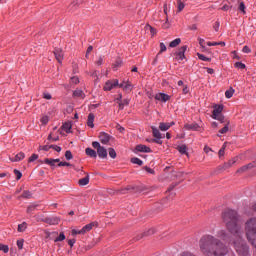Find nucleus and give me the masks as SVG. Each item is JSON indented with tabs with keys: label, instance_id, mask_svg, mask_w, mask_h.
<instances>
[{
	"label": "nucleus",
	"instance_id": "27",
	"mask_svg": "<svg viewBox=\"0 0 256 256\" xmlns=\"http://www.w3.org/2000/svg\"><path fill=\"white\" fill-rule=\"evenodd\" d=\"M73 97H80V99H85V92L81 89H76L73 91Z\"/></svg>",
	"mask_w": 256,
	"mask_h": 256
},
{
	"label": "nucleus",
	"instance_id": "12",
	"mask_svg": "<svg viewBox=\"0 0 256 256\" xmlns=\"http://www.w3.org/2000/svg\"><path fill=\"white\" fill-rule=\"evenodd\" d=\"M184 129H186V131H199V129H201V126L194 122L190 124H185Z\"/></svg>",
	"mask_w": 256,
	"mask_h": 256
},
{
	"label": "nucleus",
	"instance_id": "51",
	"mask_svg": "<svg viewBox=\"0 0 256 256\" xmlns=\"http://www.w3.org/2000/svg\"><path fill=\"white\" fill-rule=\"evenodd\" d=\"M119 193H120L121 195H127V193H131V192H129V186L118 190V194H119Z\"/></svg>",
	"mask_w": 256,
	"mask_h": 256
},
{
	"label": "nucleus",
	"instance_id": "32",
	"mask_svg": "<svg viewBox=\"0 0 256 256\" xmlns=\"http://www.w3.org/2000/svg\"><path fill=\"white\" fill-rule=\"evenodd\" d=\"M233 95H235V89H233V87H230L228 90H226L225 92L226 99H231Z\"/></svg>",
	"mask_w": 256,
	"mask_h": 256
},
{
	"label": "nucleus",
	"instance_id": "57",
	"mask_svg": "<svg viewBox=\"0 0 256 256\" xmlns=\"http://www.w3.org/2000/svg\"><path fill=\"white\" fill-rule=\"evenodd\" d=\"M71 235L73 237H75V235H84L83 234V229H81V230L73 229L72 232H71Z\"/></svg>",
	"mask_w": 256,
	"mask_h": 256
},
{
	"label": "nucleus",
	"instance_id": "59",
	"mask_svg": "<svg viewBox=\"0 0 256 256\" xmlns=\"http://www.w3.org/2000/svg\"><path fill=\"white\" fill-rule=\"evenodd\" d=\"M172 175H173L176 179H181V177H183V172L172 171Z\"/></svg>",
	"mask_w": 256,
	"mask_h": 256
},
{
	"label": "nucleus",
	"instance_id": "43",
	"mask_svg": "<svg viewBox=\"0 0 256 256\" xmlns=\"http://www.w3.org/2000/svg\"><path fill=\"white\" fill-rule=\"evenodd\" d=\"M212 119H215L216 121H219L220 123H225V116L223 114H219L218 116L212 117Z\"/></svg>",
	"mask_w": 256,
	"mask_h": 256
},
{
	"label": "nucleus",
	"instance_id": "64",
	"mask_svg": "<svg viewBox=\"0 0 256 256\" xmlns=\"http://www.w3.org/2000/svg\"><path fill=\"white\" fill-rule=\"evenodd\" d=\"M238 9L245 15V3L241 2Z\"/></svg>",
	"mask_w": 256,
	"mask_h": 256
},
{
	"label": "nucleus",
	"instance_id": "23",
	"mask_svg": "<svg viewBox=\"0 0 256 256\" xmlns=\"http://www.w3.org/2000/svg\"><path fill=\"white\" fill-rule=\"evenodd\" d=\"M85 154H86L88 157H91L92 159H97V151H95V150L92 149V148H86V149H85Z\"/></svg>",
	"mask_w": 256,
	"mask_h": 256
},
{
	"label": "nucleus",
	"instance_id": "29",
	"mask_svg": "<svg viewBox=\"0 0 256 256\" xmlns=\"http://www.w3.org/2000/svg\"><path fill=\"white\" fill-rule=\"evenodd\" d=\"M130 101H131L130 99L126 98V99L122 100L121 102H118L119 109L120 110L125 109V107L129 106Z\"/></svg>",
	"mask_w": 256,
	"mask_h": 256
},
{
	"label": "nucleus",
	"instance_id": "55",
	"mask_svg": "<svg viewBox=\"0 0 256 256\" xmlns=\"http://www.w3.org/2000/svg\"><path fill=\"white\" fill-rule=\"evenodd\" d=\"M39 159L38 154H32L31 157L28 159V163H33L34 161H37Z\"/></svg>",
	"mask_w": 256,
	"mask_h": 256
},
{
	"label": "nucleus",
	"instance_id": "22",
	"mask_svg": "<svg viewBox=\"0 0 256 256\" xmlns=\"http://www.w3.org/2000/svg\"><path fill=\"white\" fill-rule=\"evenodd\" d=\"M122 65L123 59H121V57H117L115 62L112 64L113 71H117V69H119V67H121Z\"/></svg>",
	"mask_w": 256,
	"mask_h": 256
},
{
	"label": "nucleus",
	"instance_id": "35",
	"mask_svg": "<svg viewBox=\"0 0 256 256\" xmlns=\"http://www.w3.org/2000/svg\"><path fill=\"white\" fill-rule=\"evenodd\" d=\"M130 162L133 163L134 165H139V167H141V165H143V160H141L137 157L131 158Z\"/></svg>",
	"mask_w": 256,
	"mask_h": 256
},
{
	"label": "nucleus",
	"instance_id": "10",
	"mask_svg": "<svg viewBox=\"0 0 256 256\" xmlns=\"http://www.w3.org/2000/svg\"><path fill=\"white\" fill-rule=\"evenodd\" d=\"M83 3V0H74L72 3L69 4L68 6V11L70 13H74V11H77L79 5Z\"/></svg>",
	"mask_w": 256,
	"mask_h": 256
},
{
	"label": "nucleus",
	"instance_id": "60",
	"mask_svg": "<svg viewBox=\"0 0 256 256\" xmlns=\"http://www.w3.org/2000/svg\"><path fill=\"white\" fill-rule=\"evenodd\" d=\"M58 167H73V164L68 163V162H59Z\"/></svg>",
	"mask_w": 256,
	"mask_h": 256
},
{
	"label": "nucleus",
	"instance_id": "17",
	"mask_svg": "<svg viewBox=\"0 0 256 256\" xmlns=\"http://www.w3.org/2000/svg\"><path fill=\"white\" fill-rule=\"evenodd\" d=\"M45 239L46 241H55L56 237L59 235L58 232H49L45 231Z\"/></svg>",
	"mask_w": 256,
	"mask_h": 256
},
{
	"label": "nucleus",
	"instance_id": "13",
	"mask_svg": "<svg viewBox=\"0 0 256 256\" xmlns=\"http://www.w3.org/2000/svg\"><path fill=\"white\" fill-rule=\"evenodd\" d=\"M54 55H55V58L58 61V63L62 64L63 63V57H64L63 50H61L59 48L55 49L54 50Z\"/></svg>",
	"mask_w": 256,
	"mask_h": 256
},
{
	"label": "nucleus",
	"instance_id": "26",
	"mask_svg": "<svg viewBox=\"0 0 256 256\" xmlns=\"http://www.w3.org/2000/svg\"><path fill=\"white\" fill-rule=\"evenodd\" d=\"M89 174H86V177L78 180V185H80V187H85V185H89Z\"/></svg>",
	"mask_w": 256,
	"mask_h": 256
},
{
	"label": "nucleus",
	"instance_id": "33",
	"mask_svg": "<svg viewBox=\"0 0 256 256\" xmlns=\"http://www.w3.org/2000/svg\"><path fill=\"white\" fill-rule=\"evenodd\" d=\"M152 132L155 139H161V132H159V129H157L155 126H152Z\"/></svg>",
	"mask_w": 256,
	"mask_h": 256
},
{
	"label": "nucleus",
	"instance_id": "5",
	"mask_svg": "<svg viewBox=\"0 0 256 256\" xmlns=\"http://www.w3.org/2000/svg\"><path fill=\"white\" fill-rule=\"evenodd\" d=\"M98 137H99V140L102 143V145H107L109 143V141H111L113 139V136H111L105 132H100Z\"/></svg>",
	"mask_w": 256,
	"mask_h": 256
},
{
	"label": "nucleus",
	"instance_id": "44",
	"mask_svg": "<svg viewBox=\"0 0 256 256\" xmlns=\"http://www.w3.org/2000/svg\"><path fill=\"white\" fill-rule=\"evenodd\" d=\"M225 149H227V142H225L222 148L219 150L218 152L219 157H223L225 155Z\"/></svg>",
	"mask_w": 256,
	"mask_h": 256
},
{
	"label": "nucleus",
	"instance_id": "8",
	"mask_svg": "<svg viewBox=\"0 0 256 256\" xmlns=\"http://www.w3.org/2000/svg\"><path fill=\"white\" fill-rule=\"evenodd\" d=\"M118 87L120 89H124L126 93H131V91H133V84H131L129 81H123L122 83L118 84Z\"/></svg>",
	"mask_w": 256,
	"mask_h": 256
},
{
	"label": "nucleus",
	"instance_id": "58",
	"mask_svg": "<svg viewBox=\"0 0 256 256\" xmlns=\"http://www.w3.org/2000/svg\"><path fill=\"white\" fill-rule=\"evenodd\" d=\"M40 121H41L42 125H47L49 123V116H47V115L42 116Z\"/></svg>",
	"mask_w": 256,
	"mask_h": 256
},
{
	"label": "nucleus",
	"instance_id": "6",
	"mask_svg": "<svg viewBox=\"0 0 256 256\" xmlns=\"http://www.w3.org/2000/svg\"><path fill=\"white\" fill-rule=\"evenodd\" d=\"M134 153H151V148L143 144H138L135 147Z\"/></svg>",
	"mask_w": 256,
	"mask_h": 256
},
{
	"label": "nucleus",
	"instance_id": "4",
	"mask_svg": "<svg viewBox=\"0 0 256 256\" xmlns=\"http://www.w3.org/2000/svg\"><path fill=\"white\" fill-rule=\"evenodd\" d=\"M114 87H119V80L114 79V80H109L105 83L103 89L104 91H111Z\"/></svg>",
	"mask_w": 256,
	"mask_h": 256
},
{
	"label": "nucleus",
	"instance_id": "7",
	"mask_svg": "<svg viewBox=\"0 0 256 256\" xmlns=\"http://www.w3.org/2000/svg\"><path fill=\"white\" fill-rule=\"evenodd\" d=\"M185 51H187V45H184L179 48L177 52H175L176 59H179L180 61H183L185 59Z\"/></svg>",
	"mask_w": 256,
	"mask_h": 256
},
{
	"label": "nucleus",
	"instance_id": "52",
	"mask_svg": "<svg viewBox=\"0 0 256 256\" xmlns=\"http://www.w3.org/2000/svg\"><path fill=\"white\" fill-rule=\"evenodd\" d=\"M45 219H47V217H45V215H38V216H36V221L38 223H45Z\"/></svg>",
	"mask_w": 256,
	"mask_h": 256
},
{
	"label": "nucleus",
	"instance_id": "1",
	"mask_svg": "<svg viewBox=\"0 0 256 256\" xmlns=\"http://www.w3.org/2000/svg\"><path fill=\"white\" fill-rule=\"evenodd\" d=\"M222 219L227 231L233 235V238L229 241L230 245H233L238 255H249V246H247V242L242 237L243 221H241L239 213L236 210L227 208L222 212Z\"/></svg>",
	"mask_w": 256,
	"mask_h": 256
},
{
	"label": "nucleus",
	"instance_id": "48",
	"mask_svg": "<svg viewBox=\"0 0 256 256\" xmlns=\"http://www.w3.org/2000/svg\"><path fill=\"white\" fill-rule=\"evenodd\" d=\"M165 51H167V46L165 45V43L161 42L160 51L158 52V55H161V53H165Z\"/></svg>",
	"mask_w": 256,
	"mask_h": 256
},
{
	"label": "nucleus",
	"instance_id": "61",
	"mask_svg": "<svg viewBox=\"0 0 256 256\" xmlns=\"http://www.w3.org/2000/svg\"><path fill=\"white\" fill-rule=\"evenodd\" d=\"M144 171H146L147 173H150V175H155V170H153L152 168H149V166H144Z\"/></svg>",
	"mask_w": 256,
	"mask_h": 256
},
{
	"label": "nucleus",
	"instance_id": "21",
	"mask_svg": "<svg viewBox=\"0 0 256 256\" xmlns=\"http://www.w3.org/2000/svg\"><path fill=\"white\" fill-rule=\"evenodd\" d=\"M23 159H25V153L20 152L16 154L14 158H10V161H12V163H19V161H23Z\"/></svg>",
	"mask_w": 256,
	"mask_h": 256
},
{
	"label": "nucleus",
	"instance_id": "53",
	"mask_svg": "<svg viewBox=\"0 0 256 256\" xmlns=\"http://www.w3.org/2000/svg\"><path fill=\"white\" fill-rule=\"evenodd\" d=\"M237 163V158H233L232 160H229L228 162H226V165H228V168L231 169V167H233V165H235Z\"/></svg>",
	"mask_w": 256,
	"mask_h": 256
},
{
	"label": "nucleus",
	"instance_id": "63",
	"mask_svg": "<svg viewBox=\"0 0 256 256\" xmlns=\"http://www.w3.org/2000/svg\"><path fill=\"white\" fill-rule=\"evenodd\" d=\"M185 9V3L183 2H178V13H181Z\"/></svg>",
	"mask_w": 256,
	"mask_h": 256
},
{
	"label": "nucleus",
	"instance_id": "54",
	"mask_svg": "<svg viewBox=\"0 0 256 256\" xmlns=\"http://www.w3.org/2000/svg\"><path fill=\"white\" fill-rule=\"evenodd\" d=\"M0 251H3V253H9V246L0 243Z\"/></svg>",
	"mask_w": 256,
	"mask_h": 256
},
{
	"label": "nucleus",
	"instance_id": "14",
	"mask_svg": "<svg viewBox=\"0 0 256 256\" xmlns=\"http://www.w3.org/2000/svg\"><path fill=\"white\" fill-rule=\"evenodd\" d=\"M223 109V104L215 105L214 110L212 111V117H217L218 115H221V113H223Z\"/></svg>",
	"mask_w": 256,
	"mask_h": 256
},
{
	"label": "nucleus",
	"instance_id": "28",
	"mask_svg": "<svg viewBox=\"0 0 256 256\" xmlns=\"http://www.w3.org/2000/svg\"><path fill=\"white\" fill-rule=\"evenodd\" d=\"M177 151H179V153H181V155H187L189 156V153H187V145L183 144L180 146H177Z\"/></svg>",
	"mask_w": 256,
	"mask_h": 256
},
{
	"label": "nucleus",
	"instance_id": "56",
	"mask_svg": "<svg viewBox=\"0 0 256 256\" xmlns=\"http://www.w3.org/2000/svg\"><path fill=\"white\" fill-rule=\"evenodd\" d=\"M14 175H16V180L19 181L23 177V173L21 171L14 169Z\"/></svg>",
	"mask_w": 256,
	"mask_h": 256
},
{
	"label": "nucleus",
	"instance_id": "40",
	"mask_svg": "<svg viewBox=\"0 0 256 256\" xmlns=\"http://www.w3.org/2000/svg\"><path fill=\"white\" fill-rule=\"evenodd\" d=\"M61 241H65V233L61 232L59 236H56L54 243H59Z\"/></svg>",
	"mask_w": 256,
	"mask_h": 256
},
{
	"label": "nucleus",
	"instance_id": "41",
	"mask_svg": "<svg viewBox=\"0 0 256 256\" xmlns=\"http://www.w3.org/2000/svg\"><path fill=\"white\" fill-rule=\"evenodd\" d=\"M228 131H229V121H227L225 126L219 130V133H221V135H225V133H227Z\"/></svg>",
	"mask_w": 256,
	"mask_h": 256
},
{
	"label": "nucleus",
	"instance_id": "9",
	"mask_svg": "<svg viewBox=\"0 0 256 256\" xmlns=\"http://www.w3.org/2000/svg\"><path fill=\"white\" fill-rule=\"evenodd\" d=\"M155 233H157V229L150 228L144 233L139 234L137 237V241H139L140 239H143V237H151V235H155Z\"/></svg>",
	"mask_w": 256,
	"mask_h": 256
},
{
	"label": "nucleus",
	"instance_id": "62",
	"mask_svg": "<svg viewBox=\"0 0 256 256\" xmlns=\"http://www.w3.org/2000/svg\"><path fill=\"white\" fill-rule=\"evenodd\" d=\"M50 149H53L57 153H61V147L58 145H50Z\"/></svg>",
	"mask_w": 256,
	"mask_h": 256
},
{
	"label": "nucleus",
	"instance_id": "37",
	"mask_svg": "<svg viewBox=\"0 0 256 256\" xmlns=\"http://www.w3.org/2000/svg\"><path fill=\"white\" fill-rule=\"evenodd\" d=\"M108 155L111 157V159L117 158V152L114 148H108Z\"/></svg>",
	"mask_w": 256,
	"mask_h": 256
},
{
	"label": "nucleus",
	"instance_id": "3",
	"mask_svg": "<svg viewBox=\"0 0 256 256\" xmlns=\"http://www.w3.org/2000/svg\"><path fill=\"white\" fill-rule=\"evenodd\" d=\"M92 147L94 149H96V155H98V157L100 159H107V148L101 146V143H99L98 141H94L92 142Z\"/></svg>",
	"mask_w": 256,
	"mask_h": 256
},
{
	"label": "nucleus",
	"instance_id": "2",
	"mask_svg": "<svg viewBox=\"0 0 256 256\" xmlns=\"http://www.w3.org/2000/svg\"><path fill=\"white\" fill-rule=\"evenodd\" d=\"M199 247L201 253L206 256H225L229 254V247L219 238L209 234L200 238Z\"/></svg>",
	"mask_w": 256,
	"mask_h": 256
},
{
	"label": "nucleus",
	"instance_id": "24",
	"mask_svg": "<svg viewBox=\"0 0 256 256\" xmlns=\"http://www.w3.org/2000/svg\"><path fill=\"white\" fill-rule=\"evenodd\" d=\"M94 121H95V114L90 113L87 118V125L90 127V129H93V127H95Z\"/></svg>",
	"mask_w": 256,
	"mask_h": 256
},
{
	"label": "nucleus",
	"instance_id": "20",
	"mask_svg": "<svg viewBox=\"0 0 256 256\" xmlns=\"http://www.w3.org/2000/svg\"><path fill=\"white\" fill-rule=\"evenodd\" d=\"M93 227H97V222H92V223H89V224L85 225L82 228V233L84 235H85V233H89V231H91V229H93Z\"/></svg>",
	"mask_w": 256,
	"mask_h": 256
},
{
	"label": "nucleus",
	"instance_id": "18",
	"mask_svg": "<svg viewBox=\"0 0 256 256\" xmlns=\"http://www.w3.org/2000/svg\"><path fill=\"white\" fill-rule=\"evenodd\" d=\"M172 125H175V122H171V123L161 122L159 125V129H160V131H169V129H171Z\"/></svg>",
	"mask_w": 256,
	"mask_h": 256
},
{
	"label": "nucleus",
	"instance_id": "36",
	"mask_svg": "<svg viewBox=\"0 0 256 256\" xmlns=\"http://www.w3.org/2000/svg\"><path fill=\"white\" fill-rule=\"evenodd\" d=\"M20 197H22V199H31L33 194H31V191L25 190Z\"/></svg>",
	"mask_w": 256,
	"mask_h": 256
},
{
	"label": "nucleus",
	"instance_id": "16",
	"mask_svg": "<svg viewBox=\"0 0 256 256\" xmlns=\"http://www.w3.org/2000/svg\"><path fill=\"white\" fill-rule=\"evenodd\" d=\"M155 99L156 101H163L164 103H166V101H169V99H171V96L165 93H159L155 95Z\"/></svg>",
	"mask_w": 256,
	"mask_h": 256
},
{
	"label": "nucleus",
	"instance_id": "46",
	"mask_svg": "<svg viewBox=\"0 0 256 256\" xmlns=\"http://www.w3.org/2000/svg\"><path fill=\"white\" fill-rule=\"evenodd\" d=\"M180 183H181V182L172 183V184L168 187L166 193H171V191H173V190L175 189V187H177V185H179Z\"/></svg>",
	"mask_w": 256,
	"mask_h": 256
},
{
	"label": "nucleus",
	"instance_id": "19",
	"mask_svg": "<svg viewBox=\"0 0 256 256\" xmlns=\"http://www.w3.org/2000/svg\"><path fill=\"white\" fill-rule=\"evenodd\" d=\"M60 159L59 158H57V159H53V158H46V159H44V163L46 164V165H50V167H55V163H60Z\"/></svg>",
	"mask_w": 256,
	"mask_h": 256
},
{
	"label": "nucleus",
	"instance_id": "47",
	"mask_svg": "<svg viewBox=\"0 0 256 256\" xmlns=\"http://www.w3.org/2000/svg\"><path fill=\"white\" fill-rule=\"evenodd\" d=\"M37 207H39V205H37V204H32V205L28 206L27 213H32L33 211H35V209H37Z\"/></svg>",
	"mask_w": 256,
	"mask_h": 256
},
{
	"label": "nucleus",
	"instance_id": "30",
	"mask_svg": "<svg viewBox=\"0 0 256 256\" xmlns=\"http://www.w3.org/2000/svg\"><path fill=\"white\" fill-rule=\"evenodd\" d=\"M145 31H150L152 37H155L157 35V29H155L153 26L146 24Z\"/></svg>",
	"mask_w": 256,
	"mask_h": 256
},
{
	"label": "nucleus",
	"instance_id": "42",
	"mask_svg": "<svg viewBox=\"0 0 256 256\" xmlns=\"http://www.w3.org/2000/svg\"><path fill=\"white\" fill-rule=\"evenodd\" d=\"M208 47H215L217 45H221V47H225V42H207Z\"/></svg>",
	"mask_w": 256,
	"mask_h": 256
},
{
	"label": "nucleus",
	"instance_id": "15",
	"mask_svg": "<svg viewBox=\"0 0 256 256\" xmlns=\"http://www.w3.org/2000/svg\"><path fill=\"white\" fill-rule=\"evenodd\" d=\"M129 193H143L145 191V188L143 186H131L128 185Z\"/></svg>",
	"mask_w": 256,
	"mask_h": 256
},
{
	"label": "nucleus",
	"instance_id": "31",
	"mask_svg": "<svg viewBox=\"0 0 256 256\" xmlns=\"http://www.w3.org/2000/svg\"><path fill=\"white\" fill-rule=\"evenodd\" d=\"M73 125L71 124V122H65L62 125V129L67 132V133H71V129H72Z\"/></svg>",
	"mask_w": 256,
	"mask_h": 256
},
{
	"label": "nucleus",
	"instance_id": "34",
	"mask_svg": "<svg viewBox=\"0 0 256 256\" xmlns=\"http://www.w3.org/2000/svg\"><path fill=\"white\" fill-rule=\"evenodd\" d=\"M178 45H181V38H176L175 40L169 43V47L175 48Z\"/></svg>",
	"mask_w": 256,
	"mask_h": 256
},
{
	"label": "nucleus",
	"instance_id": "38",
	"mask_svg": "<svg viewBox=\"0 0 256 256\" xmlns=\"http://www.w3.org/2000/svg\"><path fill=\"white\" fill-rule=\"evenodd\" d=\"M27 229V222L18 225V233H23Z\"/></svg>",
	"mask_w": 256,
	"mask_h": 256
},
{
	"label": "nucleus",
	"instance_id": "25",
	"mask_svg": "<svg viewBox=\"0 0 256 256\" xmlns=\"http://www.w3.org/2000/svg\"><path fill=\"white\" fill-rule=\"evenodd\" d=\"M253 167H255V165H253V163H249L245 166H242L241 168H239L236 173H245V171H248V169H253Z\"/></svg>",
	"mask_w": 256,
	"mask_h": 256
},
{
	"label": "nucleus",
	"instance_id": "49",
	"mask_svg": "<svg viewBox=\"0 0 256 256\" xmlns=\"http://www.w3.org/2000/svg\"><path fill=\"white\" fill-rule=\"evenodd\" d=\"M234 67L236 68V69H246V65L245 64H243L242 62H236L235 64H234Z\"/></svg>",
	"mask_w": 256,
	"mask_h": 256
},
{
	"label": "nucleus",
	"instance_id": "11",
	"mask_svg": "<svg viewBox=\"0 0 256 256\" xmlns=\"http://www.w3.org/2000/svg\"><path fill=\"white\" fill-rule=\"evenodd\" d=\"M61 218L54 216V217H46L44 223L48 225H59Z\"/></svg>",
	"mask_w": 256,
	"mask_h": 256
},
{
	"label": "nucleus",
	"instance_id": "39",
	"mask_svg": "<svg viewBox=\"0 0 256 256\" xmlns=\"http://www.w3.org/2000/svg\"><path fill=\"white\" fill-rule=\"evenodd\" d=\"M197 57L198 59H200V61H206V62H211V58L201 54V53H197Z\"/></svg>",
	"mask_w": 256,
	"mask_h": 256
},
{
	"label": "nucleus",
	"instance_id": "45",
	"mask_svg": "<svg viewBox=\"0 0 256 256\" xmlns=\"http://www.w3.org/2000/svg\"><path fill=\"white\" fill-rule=\"evenodd\" d=\"M79 83V77L73 76L70 78V85H78Z\"/></svg>",
	"mask_w": 256,
	"mask_h": 256
},
{
	"label": "nucleus",
	"instance_id": "50",
	"mask_svg": "<svg viewBox=\"0 0 256 256\" xmlns=\"http://www.w3.org/2000/svg\"><path fill=\"white\" fill-rule=\"evenodd\" d=\"M65 158L67 161H71V159H73V153H71V150H67L65 152Z\"/></svg>",
	"mask_w": 256,
	"mask_h": 256
}]
</instances>
